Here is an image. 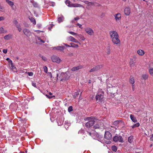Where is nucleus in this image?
Instances as JSON below:
<instances>
[{
    "instance_id": "33",
    "label": "nucleus",
    "mask_w": 153,
    "mask_h": 153,
    "mask_svg": "<svg viewBox=\"0 0 153 153\" xmlns=\"http://www.w3.org/2000/svg\"><path fill=\"white\" fill-rule=\"evenodd\" d=\"M80 91H77L76 92H75L74 94L73 95V96H74V98H76L77 96L79 95V93Z\"/></svg>"
},
{
    "instance_id": "27",
    "label": "nucleus",
    "mask_w": 153,
    "mask_h": 153,
    "mask_svg": "<svg viewBox=\"0 0 153 153\" xmlns=\"http://www.w3.org/2000/svg\"><path fill=\"white\" fill-rule=\"evenodd\" d=\"M139 126H140L139 123H136V124H135L134 125L131 126V127L132 128H135V127H138Z\"/></svg>"
},
{
    "instance_id": "39",
    "label": "nucleus",
    "mask_w": 153,
    "mask_h": 153,
    "mask_svg": "<svg viewBox=\"0 0 153 153\" xmlns=\"http://www.w3.org/2000/svg\"><path fill=\"white\" fill-rule=\"evenodd\" d=\"M46 95L50 99L52 98L55 97V96L54 95L51 96V95H48V94H46Z\"/></svg>"
},
{
    "instance_id": "4",
    "label": "nucleus",
    "mask_w": 153,
    "mask_h": 153,
    "mask_svg": "<svg viewBox=\"0 0 153 153\" xmlns=\"http://www.w3.org/2000/svg\"><path fill=\"white\" fill-rule=\"evenodd\" d=\"M52 61L53 62H56L57 63H59L61 61L60 59L56 56H53L51 57Z\"/></svg>"
},
{
    "instance_id": "58",
    "label": "nucleus",
    "mask_w": 153,
    "mask_h": 153,
    "mask_svg": "<svg viewBox=\"0 0 153 153\" xmlns=\"http://www.w3.org/2000/svg\"><path fill=\"white\" fill-rule=\"evenodd\" d=\"M35 31L36 32H37V33H39L40 32H41L40 30H35Z\"/></svg>"
},
{
    "instance_id": "2",
    "label": "nucleus",
    "mask_w": 153,
    "mask_h": 153,
    "mask_svg": "<svg viewBox=\"0 0 153 153\" xmlns=\"http://www.w3.org/2000/svg\"><path fill=\"white\" fill-rule=\"evenodd\" d=\"M85 120H88L89 121L86 123L85 125V126L87 128H88L91 127L94 124L95 122L96 121V119L93 117H88L85 119Z\"/></svg>"
},
{
    "instance_id": "40",
    "label": "nucleus",
    "mask_w": 153,
    "mask_h": 153,
    "mask_svg": "<svg viewBox=\"0 0 153 153\" xmlns=\"http://www.w3.org/2000/svg\"><path fill=\"white\" fill-rule=\"evenodd\" d=\"M43 69L44 71L46 73H48V68L46 66H45L43 67Z\"/></svg>"
},
{
    "instance_id": "12",
    "label": "nucleus",
    "mask_w": 153,
    "mask_h": 153,
    "mask_svg": "<svg viewBox=\"0 0 153 153\" xmlns=\"http://www.w3.org/2000/svg\"><path fill=\"white\" fill-rule=\"evenodd\" d=\"M131 13V10L130 8L128 7H126L124 10V13L125 15L126 16H128Z\"/></svg>"
},
{
    "instance_id": "38",
    "label": "nucleus",
    "mask_w": 153,
    "mask_h": 153,
    "mask_svg": "<svg viewBox=\"0 0 153 153\" xmlns=\"http://www.w3.org/2000/svg\"><path fill=\"white\" fill-rule=\"evenodd\" d=\"M111 148L112 150L116 152L117 151V148L114 146H112Z\"/></svg>"
},
{
    "instance_id": "9",
    "label": "nucleus",
    "mask_w": 153,
    "mask_h": 153,
    "mask_svg": "<svg viewBox=\"0 0 153 153\" xmlns=\"http://www.w3.org/2000/svg\"><path fill=\"white\" fill-rule=\"evenodd\" d=\"M23 32L25 35L27 37L30 36L31 35V33L30 31L27 29H24L23 30Z\"/></svg>"
},
{
    "instance_id": "55",
    "label": "nucleus",
    "mask_w": 153,
    "mask_h": 153,
    "mask_svg": "<svg viewBox=\"0 0 153 153\" xmlns=\"http://www.w3.org/2000/svg\"><path fill=\"white\" fill-rule=\"evenodd\" d=\"M134 87H135L134 85L133 84H132V89L133 91H134Z\"/></svg>"
},
{
    "instance_id": "57",
    "label": "nucleus",
    "mask_w": 153,
    "mask_h": 153,
    "mask_svg": "<svg viewBox=\"0 0 153 153\" xmlns=\"http://www.w3.org/2000/svg\"><path fill=\"white\" fill-rule=\"evenodd\" d=\"M74 42L76 43H79L80 44V43L77 41V40L76 39H75V40H74Z\"/></svg>"
},
{
    "instance_id": "30",
    "label": "nucleus",
    "mask_w": 153,
    "mask_h": 153,
    "mask_svg": "<svg viewBox=\"0 0 153 153\" xmlns=\"http://www.w3.org/2000/svg\"><path fill=\"white\" fill-rule=\"evenodd\" d=\"M133 141V137L132 136H130L128 138V141L131 143Z\"/></svg>"
},
{
    "instance_id": "47",
    "label": "nucleus",
    "mask_w": 153,
    "mask_h": 153,
    "mask_svg": "<svg viewBox=\"0 0 153 153\" xmlns=\"http://www.w3.org/2000/svg\"><path fill=\"white\" fill-rule=\"evenodd\" d=\"M55 5V3L53 2H51L50 3V5L53 7Z\"/></svg>"
},
{
    "instance_id": "46",
    "label": "nucleus",
    "mask_w": 153,
    "mask_h": 153,
    "mask_svg": "<svg viewBox=\"0 0 153 153\" xmlns=\"http://www.w3.org/2000/svg\"><path fill=\"white\" fill-rule=\"evenodd\" d=\"M13 22L15 25L16 26V25H17V24L18 23V22L16 20H14L13 21Z\"/></svg>"
},
{
    "instance_id": "37",
    "label": "nucleus",
    "mask_w": 153,
    "mask_h": 153,
    "mask_svg": "<svg viewBox=\"0 0 153 153\" xmlns=\"http://www.w3.org/2000/svg\"><path fill=\"white\" fill-rule=\"evenodd\" d=\"M16 27L18 28V29L19 31V32H20L21 31L22 29L20 25H16Z\"/></svg>"
},
{
    "instance_id": "19",
    "label": "nucleus",
    "mask_w": 153,
    "mask_h": 153,
    "mask_svg": "<svg viewBox=\"0 0 153 153\" xmlns=\"http://www.w3.org/2000/svg\"><path fill=\"white\" fill-rule=\"evenodd\" d=\"M5 1L6 2L8 3V4L12 8H13V6L14 5L13 2L10 1L9 0H5Z\"/></svg>"
},
{
    "instance_id": "22",
    "label": "nucleus",
    "mask_w": 153,
    "mask_h": 153,
    "mask_svg": "<svg viewBox=\"0 0 153 153\" xmlns=\"http://www.w3.org/2000/svg\"><path fill=\"white\" fill-rule=\"evenodd\" d=\"M64 19V18L63 16L60 15L58 17V20L59 22L60 23L63 21Z\"/></svg>"
},
{
    "instance_id": "32",
    "label": "nucleus",
    "mask_w": 153,
    "mask_h": 153,
    "mask_svg": "<svg viewBox=\"0 0 153 153\" xmlns=\"http://www.w3.org/2000/svg\"><path fill=\"white\" fill-rule=\"evenodd\" d=\"M78 37L82 40H84L85 39V38L81 34H78L77 35Z\"/></svg>"
},
{
    "instance_id": "35",
    "label": "nucleus",
    "mask_w": 153,
    "mask_h": 153,
    "mask_svg": "<svg viewBox=\"0 0 153 153\" xmlns=\"http://www.w3.org/2000/svg\"><path fill=\"white\" fill-rule=\"evenodd\" d=\"M84 2L88 5H92L93 4V3L92 2H89L86 1H84Z\"/></svg>"
},
{
    "instance_id": "26",
    "label": "nucleus",
    "mask_w": 153,
    "mask_h": 153,
    "mask_svg": "<svg viewBox=\"0 0 153 153\" xmlns=\"http://www.w3.org/2000/svg\"><path fill=\"white\" fill-rule=\"evenodd\" d=\"M106 52L108 54H109L111 53V49L109 46H108L106 49Z\"/></svg>"
},
{
    "instance_id": "28",
    "label": "nucleus",
    "mask_w": 153,
    "mask_h": 153,
    "mask_svg": "<svg viewBox=\"0 0 153 153\" xmlns=\"http://www.w3.org/2000/svg\"><path fill=\"white\" fill-rule=\"evenodd\" d=\"M32 3L33 6L35 7H39V5L36 2L33 1L32 2Z\"/></svg>"
},
{
    "instance_id": "7",
    "label": "nucleus",
    "mask_w": 153,
    "mask_h": 153,
    "mask_svg": "<svg viewBox=\"0 0 153 153\" xmlns=\"http://www.w3.org/2000/svg\"><path fill=\"white\" fill-rule=\"evenodd\" d=\"M105 138L108 140H110L111 139L112 135L110 132L108 131L105 132Z\"/></svg>"
},
{
    "instance_id": "13",
    "label": "nucleus",
    "mask_w": 153,
    "mask_h": 153,
    "mask_svg": "<svg viewBox=\"0 0 153 153\" xmlns=\"http://www.w3.org/2000/svg\"><path fill=\"white\" fill-rule=\"evenodd\" d=\"M149 71L150 74L152 76H153V64H150L149 67Z\"/></svg>"
},
{
    "instance_id": "5",
    "label": "nucleus",
    "mask_w": 153,
    "mask_h": 153,
    "mask_svg": "<svg viewBox=\"0 0 153 153\" xmlns=\"http://www.w3.org/2000/svg\"><path fill=\"white\" fill-rule=\"evenodd\" d=\"M113 140L115 142L118 141L120 143L123 142V138L121 136H115L113 138Z\"/></svg>"
},
{
    "instance_id": "48",
    "label": "nucleus",
    "mask_w": 153,
    "mask_h": 153,
    "mask_svg": "<svg viewBox=\"0 0 153 153\" xmlns=\"http://www.w3.org/2000/svg\"><path fill=\"white\" fill-rule=\"evenodd\" d=\"M7 49H4L3 50V52L4 53H7Z\"/></svg>"
},
{
    "instance_id": "54",
    "label": "nucleus",
    "mask_w": 153,
    "mask_h": 153,
    "mask_svg": "<svg viewBox=\"0 0 153 153\" xmlns=\"http://www.w3.org/2000/svg\"><path fill=\"white\" fill-rule=\"evenodd\" d=\"M79 19V18L78 16H77L76 17L74 18V19L75 21L78 20Z\"/></svg>"
},
{
    "instance_id": "51",
    "label": "nucleus",
    "mask_w": 153,
    "mask_h": 153,
    "mask_svg": "<svg viewBox=\"0 0 153 153\" xmlns=\"http://www.w3.org/2000/svg\"><path fill=\"white\" fill-rule=\"evenodd\" d=\"M76 25L77 26H78L80 28H81V29L82 28V25L80 24H79V23H77Z\"/></svg>"
},
{
    "instance_id": "36",
    "label": "nucleus",
    "mask_w": 153,
    "mask_h": 153,
    "mask_svg": "<svg viewBox=\"0 0 153 153\" xmlns=\"http://www.w3.org/2000/svg\"><path fill=\"white\" fill-rule=\"evenodd\" d=\"M130 65L131 67H133L134 65V63L133 59H131L130 62Z\"/></svg>"
},
{
    "instance_id": "14",
    "label": "nucleus",
    "mask_w": 153,
    "mask_h": 153,
    "mask_svg": "<svg viewBox=\"0 0 153 153\" xmlns=\"http://www.w3.org/2000/svg\"><path fill=\"white\" fill-rule=\"evenodd\" d=\"M115 19L117 22L120 21L121 18V15L120 13H117L114 15Z\"/></svg>"
},
{
    "instance_id": "60",
    "label": "nucleus",
    "mask_w": 153,
    "mask_h": 153,
    "mask_svg": "<svg viewBox=\"0 0 153 153\" xmlns=\"http://www.w3.org/2000/svg\"><path fill=\"white\" fill-rule=\"evenodd\" d=\"M40 41L42 43H44L45 42L44 41H43L42 39Z\"/></svg>"
},
{
    "instance_id": "45",
    "label": "nucleus",
    "mask_w": 153,
    "mask_h": 153,
    "mask_svg": "<svg viewBox=\"0 0 153 153\" xmlns=\"http://www.w3.org/2000/svg\"><path fill=\"white\" fill-rule=\"evenodd\" d=\"M119 122V121L117 120L114 122V125L117 126Z\"/></svg>"
},
{
    "instance_id": "42",
    "label": "nucleus",
    "mask_w": 153,
    "mask_h": 153,
    "mask_svg": "<svg viewBox=\"0 0 153 153\" xmlns=\"http://www.w3.org/2000/svg\"><path fill=\"white\" fill-rule=\"evenodd\" d=\"M73 110V108L72 106H70L69 107L68 111L70 112L71 111H72Z\"/></svg>"
},
{
    "instance_id": "50",
    "label": "nucleus",
    "mask_w": 153,
    "mask_h": 153,
    "mask_svg": "<svg viewBox=\"0 0 153 153\" xmlns=\"http://www.w3.org/2000/svg\"><path fill=\"white\" fill-rule=\"evenodd\" d=\"M41 57H42V59L44 61H47V58L45 57H44L43 56H42Z\"/></svg>"
},
{
    "instance_id": "61",
    "label": "nucleus",
    "mask_w": 153,
    "mask_h": 153,
    "mask_svg": "<svg viewBox=\"0 0 153 153\" xmlns=\"http://www.w3.org/2000/svg\"><path fill=\"white\" fill-rule=\"evenodd\" d=\"M75 21V20H74V19L73 20H72L71 22L73 23H74Z\"/></svg>"
},
{
    "instance_id": "16",
    "label": "nucleus",
    "mask_w": 153,
    "mask_h": 153,
    "mask_svg": "<svg viewBox=\"0 0 153 153\" xmlns=\"http://www.w3.org/2000/svg\"><path fill=\"white\" fill-rule=\"evenodd\" d=\"M137 53L140 56H143L145 54L144 51L141 49H139L137 51Z\"/></svg>"
},
{
    "instance_id": "1",
    "label": "nucleus",
    "mask_w": 153,
    "mask_h": 153,
    "mask_svg": "<svg viewBox=\"0 0 153 153\" xmlns=\"http://www.w3.org/2000/svg\"><path fill=\"white\" fill-rule=\"evenodd\" d=\"M109 34L112 42L116 45L120 44V41L117 32L115 30H111L109 32Z\"/></svg>"
},
{
    "instance_id": "64",
    "label": "nucleus",
    "mask_w": 153,
    "mask_h": 153,
    "mask_svg": "<svg viewBox=\"0 0 153 153\" xmlns=\"http://www.w3.org/2000/svg\"><path fill=\"white\" fill-rule=\"evenodd\" d=\"M136 153H141L140 152H136Z\"/></svg>"
},
{
    "instance_id": "24",
    "label": "nucleus",
    "mask_w": 153,
    "mask_h": 153,
    "mask_svg": "<svg viewBox=\"0 0 153 153\" xmlns=\"http://www.w3.org/2000/svg\"><path fill=\"white\" fill-rule=\"evenodd\" d=\"M129 82L131 84H134V83L135 81H134V78L132 76H131Z\"/></svg>"
},
{
    "instance_id": "3",
    "label": "nucleus",
    "mask_w": 153,
    "mask_h": 153,
    "mask_svg": "<svg viewBox=\"0 0 153 153\" xmlns=\"http://www.w3.org/2000/svg\"><path fill=\"white\" fill-rule=\"evenodd\" d=\"M104 92L102 89H99L96 96L97 101H98V102H102L104 101Z\"/></svg>"
},
{
    "instance_id": "63",
    "label": "nucleus",
    "mask_w": 153,
    "mask_h": 153,
    "mask_svg": "<svg viewBox=\"0 0 153 153\" xmlns=\"http://www.w3.org/2000/svg\"><path fill=\"white\" fill-rule=\"evenodd\" d=\"M49 95H51L52 94V93L51 92H49Z\"/></svg>"
},
{
    "instance_id": "29",
    "label": "nucleus",
    "mask_w": 153,
    "mask_h": 153,
    "mask_svg": "<svg viewBox=\"0 0 153 153\" xmlns=\"http://www.w3.org/2000/svg\"><path fill=\"white\" fill-rule=\"evenodd\" d=\"M29 19H30V21H31V22L33 23V24H34V25H36V21H35L34 19L33 18L31 17Z\"/></svg>"
},
{
    "instance_id": "53",
    "label": "nucleus",
    "mask_w": 153,
    "mask_h": 153,
    "mask_svg": "<svg viewBox=\"0 0 153 153\" xmlns=\"http://www.w3.org/2000/svg\"><path fill=\"white\" fill-rule=\"evenodd\" d=\"M5 18L3 16L0 17V21L4 20Z\"/></svg>"
},
{
    "instance_id": "17",
    "label": "nucleus",
    "mask_w": 153,
    "mask_h": 153,
    "mask_svg": "<svg viewBox=\"0 0 153 153\" xmlns=\"http://www.w3.org/2000/svg\"><path fill=\"white\" fill-rule=\"evenodd\" d=\"M130 117L131 119V120H132V121L134 122V123H136L137 122V120L136 119V118L134 117V116L131 114L130 115Z\"/></svg>"
},
{
    "instance_id": "20",
    "label": "nucleus",
    "mask_w": 153,
    "mask_h": 153,
    "mask_svg": "<svg viewBox=\"0 0 153 153\" xmlns=\"http://www.w3.org/2000/svg\"><path fill=\"white\" fill-rule=\"evenodd\" d=\"M7 32V30H6L4 29L3 27H1L0 28V33H5Z\"/></svg>"
},
{
    "instance_id": "21",
    "label": "nucleus",
    "mask_w": 153,
    "mask_h": 153,
    "mask_svg": "<svg viewBox=\"0 0 153 153\" xmlns=\"http://www.w3.org/2000/svg\"><path fill=\"white\" fill-rule=\"evenodd\" d=\"M12 37V35L11 34H9L5 36L4 37V38L6 40H9Z\"/></svg>"
},
{
    "instance_id": "23",
    "label": "nucleus",
    "mask_w": 153,
    "mask_h": 153,
    "mask_svg": "<svg viewBox=\"0 0 153 153\" xmlns=\"http://www.w3.org/2000/svg\"><path fill=\"white\" fill-rule=\"evenodd\" d=\"M70 44L71 45H68V47H71L74 48H77L79 46L78 45L75 44L73 43H70Z\"/></svg>"
},
{
    "instance_id": "11",
    "label": "nucleus",
    "mask_w": 153,
    "mask_h": 153,
    "mask_svg": "<svg viewBox=\"0 0 153 153\" xmlns=\"http://www.w3.org/2000/svg\"><path fill=\"white\" fill-rule=\"evenodd\" d=\"M83 66L82 65H79L77 66L74 67L71 70L73 71H77L83 68Z\"/></svg>"
},
{
    "instance_id": "59",
    "label": "nucleus",
    "mask_w": 153,
    "mask_h": 153,
    "mask_svg": "<svg viewBox=\"0 0 153 153\" xmlns=\"http://www.w3.org/2000/svg\"><path fill=\"white\" fill-rule=\"evenodd\" d=\"M106 143L107 144H109L111 143V142L110 141H108L107 142H106Z\"/></svg>"
},
{
    "instance_id": "49",
    "label": "nucleus",
    "mask_w": 153,
    "mask_h": 153,
    "mask_svg": "<svg viewBox=\"0 0 153 153\" xmlns=\"http://www.w3.org/2000/svg\"><path fill=\"white\" fill-rule=\"evenodd\" d=\"M92 132L93 131H92L91 132L90 131H87V133L89 135L91 136H92V135L93 134L92 133Z\"/></svg>"
},
{
    "instance_id": "10",
    "label": "nucleus",
    "mask_w": 153,
    "mask_h": 153,
    "mask_svg": "<svg viewBox=\"0 0 153 153\" xmlns=\"http://www.w3.org/2000/svg\"><path fill=\"white\" fill-rule=\"evenodd\" d=\"M65 48V47L63 46H57L56 47H53V50H57L60 51H62L64 50Z\"/></svg>"
},
{
    "instance_id": "6",
    "label": "nucleus",
    "mask_w": 153,
    "mask_h": 153,
    "mask_svg": "<svg viewBox=\"0 0 153 153\" xmlns=\"http://www.w3.org/2000/svg\"><path fill=\"white\" fill-rule=\"evenodd\" d=\"M86 33L90 36L93 35L94 34L93 30L90 27H87L85 29Z\"/></svg>"
},
{
    "instance_id": "41",
    "label": "nucleus",
    "mask_w": 153,
    "mask_h": 153,
    "mask_svg": "<svg viewBox=\"0 0 153 153\" xmlns=\"http://www.w3.org/2000/svg\"><path fill=\"white\" fill-rule=\"evenodd\" d=\"M68 33L74 36L77 35V34L76 33H74V32H73L72 31H69V32H68Z\"/></svg>"
},
{
    "instance_id": "62",
    "label": "nucleus",
    "mask_w": 153,
    "mask_h": 153,
    "mask_svg": "<svg viewBox=\"0 0 153 153\" xmlns=\"http://www.w3.org/2000/svg\"><path fill=\"white\" fill-rule=\"evenodd\" d=\"M38 40H39L40 41L41 40V38L40 37H38Z\"/></svg>"
},
{
    "instance_id": "56",
    "label": "nucleus",
    "mask_w": 153,
    "mask_h": 153,
    "mask_svg": "<svg viewBox=\"0 0 153 153\" xmlns=\"http://www.w3.org/2000/svg\"><path fill=\"white\" fill-rule=\"evenodd\" d=\"M74 42L76 43H79L80 44V43L77 41V40L76 39H75V40H74Z\"/></svg>"
},
{
    "instance_id": "52",
    "label": "nucleus",
    "mask_w": 153,
    "mask_h": 153,
    "mask_svg": "<svg viewBox=\"0 0 153 153\" xmlns=\"http://www.w3.org/2000/svg\"><path fill=\"white\" fill-rule=\"evenodd\" d=\"M32 85L35 87H36V83L33 82H32Z\"/></svg>"
},
{
    "instance_id": "15",
    "label": "nucleus",
    "mask_w": 153,
    "mask_h": 153,
    "mask_svg": "<svg viewBox=\"0 0 153 153\" xmlns=\"http://www.w3.org/2000/svg\"><path fill=\"white\" fill-rule=\"evenodd\" d=\"M148 77L149 75L148 74H143L141 76V79H143L144 80H145L148 79Z\"/></svg>"
},
{
    "instance_id": "43",
    "label": "nucleus",
    "mask_w": 153,
    "mask_h": 153,
    "mask_svg": "<svg viewBox=\"0 0 153 153\" xmlns=\"http://www.w3.org/2000/svg\"><path fill=\"white\" fill-rule=\"evenodd\" d=\"M26 73L30 76H32L33 75V73L32 72H27Z\"/></svg>"
},
{
    "instance_id": "34",
    "label": "nucleus",
    "mask_w": 153,
    "mask_h": 153,
    "mask_svg": "<svg viewBox=\"0 0 153 153\" xmlns=\"http://www.w3.org/2000/svg\"><path fill=\"white\" fill-rule=\"evenodd\" d=\"M74 4L73 3H71V2L70 1H68V6L70 7H73L72 6H73V5Z\"/></svg>"
},
{
    "instance_id": "44",
    "label": "nucleus",
    "mask_w": 153,
    "mask_h": 153,
    "mask_svg": "<svg viewBox=\"0 0 153 153\" xmlns=\"http://www.w3.org/2000/svg\"><path fill=\"white\" fill-rule=\"evenodd\" d=\"M100 126L99 124L95 125L94 126V128L95 129L98 128H100Z\"/></svg>"
},
{
    "instance_id": "18",
    "label": "nucleus",
    "mask_w": 153,
    "mask_h": 153,
    "mask_svg": "<svg viewBox=\"0 0 153 153\" xmlns=\"http://www.w3.org/2000/svg\"><path fill=\"white\" fill-rule=\"evenodd\" d=\"M11 67H10V68L11 69L14 71V72H16L17 71V69L16 67L14 66L12 62V61L11 60Z\"/></svg>"
},
{
    "instance_id": "31",
    "label": "nucleus",
    "mask_w": 153,
    "mask_h": 153,
    "mask_svg": "<svg viewBox=\"0 0 153 153\" xmlns=\"http://www.w3.org/2000/svg\"><path fill=\"white\" fill-rule=\"evenodd\" d=\"M68 39L69 40L73 42H74V41L75 40V39L74 37L71 36H69L68 37Z\"/></svg>"
},
{
    "instance_id": "8",
    "label": "nucleus",
    "mask_w": 153,
    "mask_h": 153,
    "mask_svg": "<svg viewBox=\"0 0 153 153\" xmlns=\"http://www.w3.org/2000/svg\"><path fill=\"white\" fill-rule=\"evenodd\" d=\"M102 66L101 65H98L95 67H93L89 71V72H91L97 71L100 69Z\"/></svg>"
},
{
    "instance_id": "25",
    "label": "nucleus",
    "mask_w": 153,
    "mask_h": 153,
    "mask_svg": "<svg viewBox=\"0 0 153 153\" xmlns=\"http://www.w3.org/2000/svg\"><path fill=\"white\" fill-rule=\"evenodd\" d=\"M73 7H83L82 5L78 4H73Z\"/></svg>"
}]
</instances>
